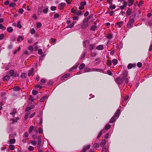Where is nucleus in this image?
I'll use <instances>...</instances> for the list:
<instances>
[{"mask_svg":"<svg viewBox=\"0 0 152 152\" xmlns=\"http://www.w3.org/2000/svg\"><path fill=\"white\" fill-rule=\"evenodd\" d=\"M16 5V3H12L9 4V6L10 7H14Z\"/></svg>","mask_w":152,"mask_h":152,"instance_id":"34","label":"nucleus"},{"mask_svg":"<svg viewBox=\"0 0 152 152\" xmlns=\"http://www.w3.org/2000/svg\"><path fill=\"white\" fill-rule=\"evenodd\" d=\"M35 30L34 28H32L31 30V34H34L35 33Z\"/></svg>","mask_w":152,"mask_h":152,"instance_id":"55","label":"nucleus"},{"mask_svg":"<svg viewBox=\"0 0 152 152\" xmlns=\"http://www.w3.org/2000/svg\"><path fill=\"white\" fill-rule=\"evenodd\" d=\"M4 37V35L3 34H1L0 35V40L2 39Z\"/></svg>","mask_w":152,"mask_h":152,"instance_id":"61","label":"nucleus"},{"mask_svg":"<svg viewBox=\"0 0 152 152\" xmlns=\"http://www.w3.org/2000/svg\"><path fill=\"white\" fill-rule=\"evenodd\" d=\"M136 66V64H129L127 66V68L128 69H130L132 68H134Z\"/></svg>","mask_w":152,"mask_h":152,"instance_id":"5","label":"nucleus"},{"mask_svg":"<svg viewBox=\"0 0 152 152\" xmlns=\"http://www.w3.org/2000/svg\"><path fill=\"white\" fill-rule=\"evenodd\" d=\"M38 93V92L35 90H33L32 91V94L33 95H36Z\"/></svg>","mask_w":152,"mask_h":152,"instance_id":"53","label":"nucleus"},{"mask_svg":"<svg viewBox=\"0 0 152 152\" xmlns=\"http://www.w3.org/2000/svg\"><path fill=\"white\" fill-rule=\"evenodd\" d=\"M15 148L13 145H10L9 146V149L11 150H13L15 149Z\"/></svg>","mask_w":152,"mask_h":152,"instance_id":"27","label":"nucleus"},{"mask_svg":"<svg viewBox=\"0 0 152 152\" xmlns=\"http://www.w3.org/2000/svg\"><path fill=\"white\" fill-rule=\"evenodd\" d=\"M93 17V15H90L88 18H85V19L87 20V21H88L92 17Z\"/></svg>","mask_w":152,"mask_h":152,"instance_id":"54","label":"nucleus"},{"mask_svg":"<svg viewBox=\"0 0 152 152\" xmlns=\"http://www.w3.org/2000/svg\"><path fill=\"white\" fill-rule=\"evenodd\" d=\"M96 28V26L94 25L91 26V30L93 31H94Z\"/></svg>","mask_w":152,"mask_h":152,"instance_id":"35","label":"nucleus"},{"mask_svg":"<svg viewBox=\"0 0 152 152\" xmlns=\"http://www.w3.org/2000/svg\"><path fill=\"white\" fill-rule=\"evenodd\" d=\"M99 144L97 142H95L94 145V147L95 148L98 147H99Z\"/></svg>","mask_w":152,"mask_h":152,"instance_id":"39","label":"nucleus"},{"mask_svg":"<svg viewBox=\"0 0 152 152\" xmlns=\"http://www.w3.org/2000/svg\"><path fill=\"white\" fill-rule=\"evenodd\" d=\"M20 47H18V49L17 50H15V51H14V54H16V53H17V52L18 51H19L20 50Z\"/></svg>","mask_w":152,"mask_h":152,"instance_id":"50","label":"nucleus"},{"mask_svg":"<svg viewBox=\"0 0 152 152\" xmlns=\"http://www.w3.org/2000/svg\"><path fill=\"white\" fill-rule=\"evenodd\" d=\"M96 44H94L93 45H90L89 46V49L91 50H92L94 49L96 47Z\"/></svg>","mask_w":152,"mask_h":152,"instance_id":"22","label":"nucleus"},{"mask_svg":"<svg viewBox=\"0 0 152 152\" xmlns=\"http://www.w3.org/2000/svg\"><path fill=\"white\" fill-rule=\"evenodd\" d=\"M123 21H121L119 22H118L116 24L117 25L118 27V28H120L121 27V26L123 24Z\"/></svg>","mask_w":152,"mask_h":152,"instance_id":"21","label":"nucleus"},{"mask_svg":"<svg viewBox=\"0 0 152 152\" xmlns=\"http://www.w3.org/2000/svg\"><path fill=\"white\" fill-rule=\"evenodd\" d=\"M20 77L22 78H25L26 77V74L25 73H23L22 74Z\"/></svg>","mask_w":152,"mask_h":152,"instance_id":"40","label":"nucleus"},{"mask_svg":"<svg viewBox=\"0 0 152 152\" xmlns=\"http://www.w3.org/2000/svg\"><path fill=\"white\" fill-rule=\"evenodd\" d=\"M34 129V126H31L29 129V132H31Z\"/></svg>","mask_w":152,"mask_h":152,"instance_id":"43","label":"nucleus"},{"mask_svg":"<svg viewBox=\"0 0 152 152\" xmlns=\"http://www.w3.org/2000/svg\"><path fill=\"white\" fill-rule=\"evenodd\" d=\"M91 71H99L101 72H103V70L102 69H97L96 68H93Z\"/></svg>","mask_w":152,"mask_h":152,"instance_id":"16","label":"nucleus"},{"mask_svg":"<svg viewBox=\"0 0 152 152\" xmlns=\"http://www.w3.org/2000/svg\"><path fill=\"white\" fill-rule=\"evenodd\" d=\"M28 49L29 50H30V51L31 52H33V47L32 46H29L28 47Z\"/></svg>","mask_w":152,"mask_h":152,"instance_id":"51","label":"nucleus"},{"mask_svg":"<svg viewBox=\"0 0 152 152\" xmlns=\"http://www.w3.org/2000/svg\"><path fill=\"white\" fill-rule=\"evenodd\" d=\"M14 71L13 70H11L9 71L8 73V74L10 76H12L14 74Z\"/></svg>","mask_w":152,"mask_h":152,"instance_id":"23","label":"nucleus"},{"mask_svg":"<svg viewBox=\"0 0 152 152\" xmlns=\"http://www.w3.org/2000/svg\"><path fill=\"white\" fill-rule=\"evenodd\" d=\"M137 66L139 67H141L142 66V64L140 62H139L137 63Z\"/></svg>","mask_w":152,"mask_h":152,"instance_id":"57","label":"nucleus"},{"mask_svg":"<svg viewBox=\"0 0 152 152\" xmlns=\"http://www.w3.org/2000/svg\"><path fill=\"white\" fill-rule=\"evenodd\" d=\"M10 76L8 75H6L3 78V80L4 81H7L10 79Z\"/></svg>","mask_w":152,"mask_h":152,"instance_id":"13","label":"nucleus"},{"mask_svg":"<svg viewBox=\"0 0 152 152\" xmlns=\"http://www.w3.org/2000/svg\"><path fill=\"white\" fill-rule=\"evenodd\" d=\"M86 4V1L81 2L80 3V5L81 6L84 7V6Z\"/></svg>","mask_w":152,"mask_h":152,"instance_id":"31","label":"nucleus"},{"mask_svg":"<svg viewBox=\"0 0 152 152\" xmlns=\"http://www.w3.org/2000/svg\"><path fill=\"white\" fill-rule=\"evenodd\" d=\"M50 9L51 10H52V11H55V10H56V6H53V7H52L51 8H50Z\"/></svg>","mask_w":152,"mask_h":152,"instance_id":"58","label":"nucleus"},{"mask_svg":"<svg viewBox=\"0 0 152 152\" xmlns=\"http://www.w3.org/2000/svg\"><path fill=\"white\" fill-rule=\"evenodd\" d=\"M9 142L10 144H14L15 142V140L14 138L10 140L9 141Z\"/></svg>","mask_w":152,"mask_h":152,"instance_id":"20","label":"nucleus"},{"mask_svg":"<svg viewBox=\"0 0 152 152\" xmlns=\"http://www.w3.org/2000/svg\"><path fill=\"white\" fill-rule=\"evenodd\" d=\"M7 31L9 32H12L13 29L11 27H9L7 29Z\"/></svg>","mask_w":152,"mask_h":152,"instance_id":"25","label":"nucleus"},{"mask_svg":"<svg viewBox=\"0 0 152 152\" xmlns=\"http://www.w3.org/2000/svg\"><path fill=\"white\" fill-rule=\"evenodd\" d=\"M116 82L119 84H121L122 83L121 78L119 77H118L116 79Z\"/></svg>","mask_w":152,"mask_h":152,"instance_id":"8","label":"nucleus"},{"mask_svg":"<svg viewBox=\"0 0 152 152\" xmlns=\"http://www.w3.org/2000/svg\"><path fill=\"white\" fill-rule=\"evenodd\" d=\"M127 1L128 6L130 7L133 4L134 0H127Z\"/></svg>","mask_w":152,"mask_h":152,"instance_id":"11","label":"nucleus"},{"mask_svg":"<svg viewBox=\"0 0 152 152\" xmlns=\"http://www.w3.org/2000/svg\"><path fill=\"white\" fill-rule=\"evenodd\" d=\"M75 23V22H73V23L69 25L68 26V27L70 28H72L74 26Z\"/></svg>","mask_w":152,"mask_h":152,"instance_id":"47","label":"nucleus"},{"mask_svg":"<svg viewBox=\"0 0 152 152\" xmlns=\"http://www.w3.org/2000/svg\"><path fill=\"white\" fill-rule=\"evenodd\" d=\"M104 132V130H102L101 132H100L99 133V135H98L97 137V139H98L99 138L101 137V136L102 135V132Z\"/></svg>","mask_w":152,"mask_h":152,"instance_id":"33","label":"nucleus"},{"mask_svg":"<svg viewBox=\"0 0 152 152\" xmlns=\"http://www.w3.org/2000/svg\"><path fill=\"white\" fill-rule=\"evenodd\" d=\"M23 11H24L23 9L20 8L18 12L19 13L22 14L23 13Z\"/></svg>","mask_w":152,"mask_h":152,"instance_id":"49","label":"nucleus"},{"mask_svg":"<svg viewBox=\"0 0 152 152\" xmlns=\"http://www.w3.org/2000/svg\"><path fill=\"white\" fill-rule=\"evenodd\" d=\"M24 39L23 37H22L19 36L18 38L17 39V41L18 42H20L21 41L23 40Z\"/></svg>","mask_w":152,"mask_h":152,"instance_id":"26","label":"nucleus"},{"mask_svg":"<svg viewBox=\"0 0 152 152\" xmlns=\"http://www.w3.org/2000/svg\"><path fill=\"white\" fill-rule=\"evenodd\" d=\"M65 4H66L64 3H61L58 7V8L60 10L63 9Z\"/></svg>","mask_w":152,"mask_h":152,"instance_id":"6","label":"nucleus"},{"mask_svg":"<svg viewBox=\"0 0 152 152\" xmlns=\"http://www.w3.org/2000/svg\"><path fill=\"white\" fill-rule=\"evenodd\" d=\"M127 14L129 15H130L131 14V11L129 8L126 12Z\"/></svg>","mask_w":152,"mask_h":152,"instance_id":"38","label":"nucleus"},{"mask_svg":"<svg viewBox=\"0 0 152 152\" xmlns=\"http://www.w3.org/2000/svg\"><path fill=\"white\" fill-rule=\"evenodd\" d=\"M116 7V6H115V5H111L110 6V8L111 9H115Z\"/></svg>","mask_w":152,"mask_h":152,"instance_id":"60","label":"nucleus"},{"mask_svg":"<svg viewBox=\"0 0 152 152\" xmlns=\"http://www.w3.org/2000/svg\"><path fill=\"white\" fill-rule=\"evenodd\" d=\"M42 24L40 23H37V28H39L41 27L42 26Z\"/></svg>","mask_w":152,"mask_h":152,"instance_id":"45","label":"nucleus"},{"mask_svg":"<svg viewBox=\"0 0 152 152\" xmlns=\"http://www.w3.org/2000/svg\"><path fill=\"white\" fill-rule=\"evenodd\" d=\"M89 24V23L88 21L85 19H84L81 25V28L82 29H85L88 26Z\"/></svg>","mask_w":152,"mask_h":152,"instance_id":"1","label":"nucleus"},{"mask_svg":"<svg viewBox=\"0 0 152 152\" xmlns=\"http://www.w3.org/2000/svg\"><path fill=\"white\" fill-rule=\"evenodd\" d=\"M85 66V65L84 63L81 64L79 66V69L80 70H81L83 69Z\"/></svg>","mask_w":152,"mask_h":152,"instance_id":"15","label":"nucleus"},{"mask_svg":"<svg viewBox=\"0 0 152 152\" xmlns=\"http://www.w3.org/2000/svg\"><path fill=\"white\" fill-rule=\"evenodd\" d=\"M34 69L33 68H32L29 71V72L28 73V75L29 76L33 75L34 74Z\"/></svg>","mask_w":152,"mask_h":152,"instance_id":"10","label":"nucleus"},{"mask_svg":"<svg viewBox=\"0 0 152 152\" xmlns=\"http://www.w3.org/2000/svg\"><path fill=\"white\" fill-rule=\"evenodd\" d=\"M112 62L113 64L114 65H115L117 64L118 61L116 59H114L113 60Z\"/></svg>","mask_w":152,"mask_h":152,"instance_id":"30","label":"nucleus"},{"mask_svg":"<svg viewBox=\"0 0 152 152\" xmlns=\"http://www.w3.org/2000/svg\"><path fill=\"white\" fill-rule=\"evenodd\" d=\"M90 70V68H86L84 69V71L85 72H89Z\"/></svg>","mask_w":152,"mask_h":152,"instance_id":"46","label":"nucleus"},{"mask_svg":"<svg viewBox=\"0 0 152 152\" xmlns=\"http://www.w3.org/2000/svg\"><path fill=\"white\" fill-rule=\"evenodd\" d=\"M19 119L18 117L16 118H14L12 119V123H14L17 122V121Z\"/></svg>","mask_w":152,"mask_h":152,"instance_id":"28","label":"nucleus"},{"mask_svg":"<svg viewBox=\"0 0 152 152\" xmlns=\"http://www.w3.org/2000/svg\"><path fill=\"white\" fill-rule=\"evenodd\" d=\"M128 75V72L127 70H124L123 72V76L126 77Z\"/></svg>","mask_w":152,"mask_h":152,"instance_id":"17","label":"nucleus"},{"mask_svg":"<svg viewBox=\"0 0 152 152\" xmlns=\"http://www.w3.org/2000/svg\"><path fill=\"white\" fill-rule=\"evenodd\" d=\"M59 17V15L58 14H56L54 15V18H58Z\"/></svg>","mask_w":152,"mask_h":152,"instance_id":"56","label":"nucleus"},{"mask_svg":"<svg viewBox=\"0 0 152 152\" xmlns=\"http://www.w3.org/2000/svg\"><path fill=\"white\" fill-rule=\"evenodd\" d=\"M96 49L98 50H102L104 49L103 45H99L96 47Z\"/></svg>","mask_w":152,"mask_h":152,"instance_id":"7","label":"nucleus"},{"mask_svg":"<svg viewBox=\"0 0 152 152\" xmlns=\"http://www.w3.org/2000/svg\"><path fill=\"white\" fill-rule=\"evenodd\" d=\"M112 35L111 34H110L107 36L106 37L108 39H111L112 38Z\"/></svg>","mask_w":152,"mask_h":152,"instance_id":"42","label":"nucleus"},{"mask_svg":"<svg viewBox=\"0 0 152 152\" xmlns=\"http://www.w3.org/2000/svg\"><path fill=\"white\" fill-rule=\"evenodd\" d=\"M121 113V110L120 109H118L115 114L114 115H113L115 117H116V118H118L119 116L120 115V114Z\"/></svg>","mask_w":152,"mask_h":152,"instance_id":"3","label":"nucleus"},{"mask_svg":"<svg viewBox=\"0 0 152 152\" xmlns=\"http://www.w3.org/2000/svg\"><path fill=\"white\" fill-rule=\"evenodd\" d=\"M102 152H107V149L105 147H102Z\"/></svg>","mask_w":152,"mask_h":152,"instance_id":"48","label":"nucleus"},{"mask_svg":"<svg viewBox=\"0 0 152 152\" xmlns=\"http://www.w3.org/2000/svg\"><path fill=\"white\" fill-rule=\"evenodd\" d=\"M110 125L107 124V125L105 126V129H103V130H104V132H105L106 130H108V129H109L110 128Z\"/></svg>","mask_w":152,"mask_h":152,"instance_id":"24","label":"nucleus"},{"mask_svg":"<svg viewBox=\"0 0 152 152\" xmlns=\"http://www.w3.org/2000/svg\"><path fill=\"white\" fill-rule=\"evenodd\" d=\"M0 29H1L3 30H5L6 29V28L4 26L1 24H0Z\"/></svg>","mask_w":152,"mask_h":152,"instance_id":"32","label":"nucleus"},{"mask_svg":"<svg viewBox=\"0 0 152 152\" xmlns=\"http://www.w3.org/2000/svg\"><path fill=\"white\" fill-rule=\"evenodd\" d=\"M123 4H124L123 5L120 6V8L121 10L124 9V8L127 6V3L125 2H124Z\"/></svg>","mask_w":152,"mask_h":152,"instance_id":"18","label":"nucleus"},{"mask_svg":"<svg viewBox=\"0 0 152 152\" xmlns=\"http://www.w3.org/2000/svg\"><path fill=\"white\" fill-rule=\"evenodd\" d=\"M13 89L15 91H18L20 90V88L18 86H16Z\"/></svg>","mask_w":152,"mask_h":152,"instance_id":"41","label":"nucleus"},{"mask_svg":"<svg viewBox=\"0 0 152 152\" xmlns=\"http://www.w3.org/2000/svg\"><path fill=\"white\" fill-rule=\"evenodd\" d=\"M78 65L74 66L70 69L69 70V72H70L72 71H74L77 67Z\"/></svg>","mask_w":152,"mask_h":152,"instance_id":"14","label":"nucleus"},{"mask_svg":"<svg viewBox=\"0 0 152 152\" xmlns=\"http://www.w3.org/2000/svg\"><path fill=\"white\" fill-rule=\"evenodd\" d=\"M48 11V7L46 8L45 9L43 10V12L45 13H47Z\"/></svg>","mask_w":152,"mask_h":152,"instance_id":"44","label":"nucleus"},{"mask_svg":"<svg viewBox=\"0 0 152 152\" xmlns=\"http://www.w3.org/2000/svg\"><path fill=\"white\" fill-rule=\"evenodd\" d=\"M41 140L40 139H39L38 141V143L37 146V149H41Z\"/></svg>","mask_w":152,"mask_h":152,"instance_id":"9","label":"nucleus"},{"mask_svg":"<svg viewBox=\"0 0 152 152\" xmlns=\"http://www.w3.org/2000/svg\"><path fill=\"white\" fill-rule=\"evenodd\" d=\"M46 80H45V79H42L41 80L40 82L42 83H45L46 82Z\"/></svg>","mask_w":152,"mask_h":152,"instance_id":"62","label":"nucleus"},{"mask_svg":"<svg viewBox=\"0 0 152 152\" xmlns=\"http://www.w3.org/2000/svg\"><path fill=\"white\" fill-rule=\"evenodd\" d=\"M17 27H18L19 28H21L22 27V26L20 24V21H18V23L17 25Z\"/></svg>","mask_w":152,"mask_h":152,"instance_id":"37","label":"nucleus"},{"mask_svg":"<svg viewBox=\"0 0 152 152\" xmlns=\"http://www.w3.org/2000/svg\"><path fill=\"white\" fill-rule=\"evenodd\" d=\"M106 142V140H103L100 144V146L101 147H104V145H105Z\"/></svg>","mask_w":152,"mask_h":152,"instance_id":"19","label":"nucleus"},{"mask_svg":"<svg viewBox=\"0 0 152 152\" xmlns=\"http://www.w3.org/2000/svg\"><path fill=\"white\" fill-rule=\"evenodd\" d=\"M134 20L132 19L130 20L128 23L127 26L128 28H130L132 27L134 22Z\"/></svg>","mask_w":152,"mask_h":152,"instance_id":"2","label":"nucleus"},{"mask_svg":"<svg viewBox=\"0 0 152 152\" xmlns=\"http://www.w3.org/2000/svg\"><path fill=\"white\" fill-rule=\"evenodd\" d=\"M70 75L69 74H66L64 75V76L65 78H67Z\"/></svg>","mask_w":152,"mask_h":152,"instance_id":"64","label":"nucleus"},{"mask_svg":"<svg viewBox=\"0 0 152 152\" xmlns=\"http://www.w3.org/2000/svg\"><path fill=\"white\" fill-rule=\"evenodd\" d=\"M117 119V118H116V117H115V116H113L110 120L109 122L110 123H113L114 122H115V121L116 120V119Z\"/></svg>","mask_w":152,"mask_h":152,"instance_id":"12","label":"nucleus"},{"mask_svg":"<svg viewBox=\"0 0 152 152\" xmlns=\"http://www.w3.org/2000/svg\"><path fill=\"white\" fill-rule=\"evenodd\" d=\"M28 149L29 151H31L33 150L34 147L31 146H30L28 147Z\"/></svg>","mask_w":152,"mask_h":152,"instance_id":"59","label":"nucleus"},{"mask_svg":"<svg viewBox=\"0 0 152 152\" xmlns=\"http://www.w3.org/2000/svg\"><path fill=\"white\" fill-rule=\"evenodd\" d=\"M16 113L17 111L16 109H14L13 110L12 112L10 113V114L13 115V116L14 117V116Z\"/></svg>","mask_w":152,"mask_h":152,"instance_id":"29","label":"nucleus"},{"mask_svg":"<svg viewBox=\"0 0 152 152\" xmlns=\"http://www.w3.org/2000/svg\"><path fill=\"white\" fill-rule=\"evenodd\" d=\"M38 53L40 55L42 54V50L41 49H39L38 50Z\"/></svg>","mask_w":152,"mask_h":152,"instance_id":"63","label":"nucleus"},{"mask_svg":"<svg viewBox=\"0 0 152 152\" xmlns=\"http://www.w3.org/2000/svg\"><path fill=\"white\" fill-rule=\"evenodd\" d=\"M90 147L91 145H89L83 146V148L82 150V152H86L87 150L89 149L90 148Z\"/></svg>","mask_w":152,"mask_h":152,"instance_id":"4","label":"nucleus"},{"mask_svg":"<svg viewBox=\"0 0 152 152\" xmlns=\"http://www.w3.org/2000/svg\"><path fill=\"white\" fill-rule=\"evenodd\" d=\"M31 143L33 145H35L37 144V142L35 140H31Z\"/></svg>","mask_w":152,"mask_h":152,"instance_id":"36","label":"nucleus"},{"mask_svg":"<svg viewBox=\"0 0 152 152\" xmlns=\"http://www.w3.org/2000/svg\"><path fill=\"white\" fill-rule=\"evenodd\" d=\"M107 64L109 66H110L112 65V62L110 60H107Z\"/></svg>","mask_w":152,"mask_h":152,"instance_id":"52","label":"nucleus"}]
</instances>
